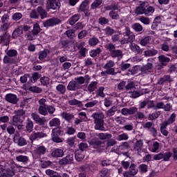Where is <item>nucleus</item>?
<instances>
[{"label":"nucleus","instance_id":"nucleus-1","mask_svg":"<svg viewBox=\"0 0 177 177\" xmlns=\"http://www.w3.org/2000/svg\"><path fill=\"white\" fill-rule=\"evenodd\" d=\"M93 118L94 129L96 131H104V116L102 113H93L92 115Z\"/></svg>","mask_w":177,"mask_h":177},{"label":"nucleus","instance_id":"nucleus-2","mask_svg":"<svg viewBox=\"0 0 177 177\" xmlns=\"http://www.w3.org/2000/svg\"><path fill=\"white\" fill-rule=\"evenodd\" d=\"M176 120V114L173 113L169 118L167 120H165L160 124V132L164 136H168V131H167V127L168 125L174 124Z\"/></svg>","mask_w":177,"mask_h":177},{"label":"nucleus","instance_id":"nucleus-3","mask_svg":"<svg viewBox=\"0 0 177 177\" xmlns=\"http://www.w3.org/2000/svg\"><path fill=\"white\" fill-rule=\"evenodd\" d=\"M114 66H115V62H114V61L110 59L106 62L104 66V70H106V74L109 75H115Z\"/></svg>","mask_w":177,"mask_h":177},{"label":"nucleus","instance_id":"nucleus-4","mask_svg":"<svg viewBox=\"0 0 177 177\" xmlns=\"http://www.w3.org/2000/svg\"><path fill=\"white\" fill-rule=\"evenodd\" d=\"M47 149L44 145H38L33 151V156L36 158H41V156L46 154Z\"/></svg>","mask_w":177,"mask_h":177},{"label":"nucleus","instance_id":"nucleus-5","mask_svg":"<svg viewBox=\"0 0 177 177\" xmlns=\"http://www.w3.org/2000/svg\"><path fill=\"white\" fill-rule=\"evenodd\" d=\"M138 172V167H136V165L132 163L130 165L129 171H126L123 173L124 177H133Z\"/></svg>","mask_w":177,"mask_h":177},{"label":"nucleus","instance_id":"nucleus-6","mask_svg":"<svg viewBox=\"0 0 177 177\" xmlns=\"http://www.w3.org/2000/svg\"><path fill=\"white\" fill-rule=\"evenodd\" d=\"M62 4L59 0H47L46 1V8L47 9H53L56 10L60 8Z\"/></svg>","mask_w":177,"mask_h":177},{"label":"nucleus","instance_id":"nucleus-7","mask_svg":"<svg viewBox=\"0 0 177 177\" xmlns=\"http://www.w3.org/2000/svg\"><path fill=\"white\" fill-rule=\"evenodd\" d=\"M60 133H62L60 128L57 127L53 129L51 134L53 142H55V143H62V142H63V140L59 137Z\"/></svg>","mask_w":177,"mask_h":177},{"label":"nucleus","instance_id":"nucleus-8","mask_svg":"<svg viewBox=\"0 0 177 177\" xmlns=\"http://www.w3.org/2000/svg\"><path fill=\"white\" fill-rule=\"evenodd\" d=\"M31 118L38 124V125H45L46 124V118L45 117H39V115L37 113H31Z\"/></svg>","mask_w":177,"mask_h":177},{"label":"nucleus","instance_id":"nucleus-9","mask_svg":"<svg viewBox=\"0 0 177 177\" xmlns=\"http://www.w3.org/2000/svg\"><path fill=\"white\" fill-rule=\"evenodd\" d=\"M13 140L15 143H17V145L20 147L26 146V145H27V140L26 138L20 137V134H19V133L14 135Z\"/></svg>","mask_w":177,"mask_h":177},{"label":"nucleus","instance_id":"nucleus-10","mask_svg":"<svg viewBox=\"0 0 177 177\" xmlns=\"http://www.w3.org/2000/svg\"><path fill=\"white\" fill-rule=\"evenodd\" d=\"M133 151H136L138 154L143 153V151H145V148H143V140H139L136 142L133 147Z\"/></svg>","mask_w":177,"mask_h":177},{"label":"nucleus","instance_id":"nucleus-11","mask_svg":"<svg viewBox=\"0 0 177 177\" xmlns=\"http://www.w3.org/2000/svg\"><path fill=\"white\" fill-rule=\"evenodd\" d=\"M57 24H60V19L58 18H51L44 22V27H53L57 26Z\"/></svg>","mask_w":177,"mask_h":177},{"label":"nucleus","instance_id":"nucleus-12","mask_svg":"<svg viewBox=\"0 0 177 177\" xmlns=\"http://www.w3.org/2000/svg\"><path fill=\"white\" fill-rule=\"evenodd\" d=\"M140 71L142 74H150L153 73V63L148 62L146 65L141 66Z\"/></svg>","mask_w":177,"mask_h":177},{"label":"nucleus","instance_id":"nucleus-13","mask_svg":"<svg viewBox=\"0 0 177 177\" xmlns=\"http://www.w3.org/2000/svg\"><path fill=\"white\" fill-rule=\"evenodd\" d=\"M42 138H46V133L40 132H32L30 134V140L33 142V140H38V139H42Z\"/></svg>","mask_w":177,"mask_h":177},{"label":"nucleus","instance_id":"nucleus-14","mask_svg":"<svg viewBox=\"0 0 177 177\" xmlns=\"http://www.w3.org/2000/svg\"><path fill=\"white\" fill-rule=\"evenodd\" d=\"M73 161H74V154L71 153L61 159L59 160V164L61 165H66V164H70V162H73Z\"/></svg>","mask_w":177,"mask_h":177},{"label":"nucleus","instance_id":"nucleus-15","mask_svg":"<svg viewBox=\"0 0 177 177\" xmlns=\"http://www.w3.org/2000/svg\"><path fill=\"white\" fill-rule=\"evenodd\" d=\"M6 102H8V103H12V104H16L17 102H19V99H17V95L12 93L7 94L6 95Z\"/></svg>","mask_w":177,"mask_h":177},{"label":"nucleus","instance_id":"nucleus-16","mask_svg":"<svg viewBox=\"0 0 177 177\" xmlns=\"http://www.w3.org/2000/svg\"><path fill=\"white\" fill-rule=\"evenodd\" d=\"M133 41H135L134 35H131L129 36H125L124 35V37L120 40V44L121 45H125L127 44H129V42H133Z\"/></svg>","mask_w":177,"mask_h":177},{"label":"nucleus","instance_id":"nucleus-17","mask_svg":"<svg viewBox=\"0 0 177 177\" xmlns=\"http://www.w3.org/2000/svg\"><path fill=\"white\" fill-rule=\"evenodd\" d=\"M80 88L81 86L75 81L70 82L67 86L68 91H77V89H80Z\"/></svg>","mask_w":177,"mask_h":177},{"label":"nucleus","instance_id":"nucleus-18","mask_svg":"<svg viewBox=\"0 0 177 177\" xmlns=\"http://www.w3.org/2000/svg\"><path fill=\"white\" fill-rule=\"evenodd\" d=\"M88 143L91 147H93V149H99V147H100V145H102V141L97 138H93L88 142Z\"/></svg>","mask_w":177,"mask_h":177},{"label":"nucleus","instance_id":"nucleus-19","mask_svg":"<svg viewBox=\"0 0 177 177\" xmlns=\"http://www.w3.org/2000/svg\"><path fill=\"white\" fill-rule=\"evenodd\" d=\"M129 48L132 52H134V53H137V55H140L142 53V49L138 44H135L134 43H131L129 44Z\"/></svg>","mask_w":177,"mask_h":177},{"label":"nucleus","instance_id":"nucleus-20","mask_svg":"<svg viewBox=\"0 0 177 177\" xmlns=\"http://www.w3.org/2000/svg\"><path fill=\"white\" fill-rule=\"evenodd\" d=\"M48 124H49V127H55L57 128H59V127H60V124H62V122L60 121V119L57 118H54L49 121Z\"/></svg>","mask_w":177,"mask_h":177},{"label":"nucleus","instance_id":"nucleus-21","mask_svg":"<svg viewBox=\"0 0 177 177\" xmlns=\"http://www.w3.org/2000/svg\"><path fill=\"white\" fill-rule=\"evenodd\" d=\"M15 160L18 162H22L23 164H28V161H30L28 156L24 155H19L17 156Z\"/></svg>","mask_w":177,"mask_h":177},{"label":"nucleus","instance_id":"nucleus-22","mask_svg":"<svg viewBox=\"0 0 177 177\" xmlns=\"http://www.w3.org/2000/svg\"><path fill=\"white\" fill-rule=\"evenodd\" d=\"M23 34V27L19 26L17 28L15 29V30L12 32V37L13 39H17V38H19L21 35Z\"/></svg>","mask_w":177,"mask_h":177},{"label":"nucleus","instance_id":"nucleus-23","mask_svg":"<svg viewBox=\"0 0 177 177\" xmlns=\"http://www.w3.org/2000/svg\"><path fill=\"white\" fill-rule=\"evenodd\" d=\"M97 169V163L93 162L91 165H86L84 166V171H95Z\"/></svg>","mask_w":177,"mask_h":177},{"label":"nucleus","instance_id":"nucleus-24","mask_svg":"<svg viewBox=\"0 0 177 177\" xmlns=\"http://www.w3.org/2000/svg\"><path fill=\"white\" fill-rule=\"evenodd\" d=\"M51 156L56 158L57 157H63L64 156V151L62 149H56L51 153Z\"/></svg>","mask_w":177,"mask_h":177},{"label":"nucleus","instance_id":"nucleus-25","mask_svg":"<svg viewBox=\"0 0 177 177\" xmlns=\"http://www.w3.org/2000/svg\"><path fill=\"white\" fill-rule=\"evenodd\" d=\"M85 157V154L84 153V151L77 150L75 153V158L76 161H82Z\"/></svg>","mask_w":177,"mask_h":177},{"label":"nucleus","instance_id":"nucleus-26","mask_svg":"<svg viewBox=\"0 0 177 177\" xmlns=\"http://www.w3.org/2000/svg\"><path fill=\"white\" fill-rule=\"evenodd\" d=\"M158 60L162 66H167V64L169 63L171 59H169L168 57H166L165 55H160L158 57Z\"/></svg>","mask_w":177,"mask_h":177},{"label":"nucleus","instance_id":"nucleus-27","mask_svg":"<svg viewBox=\"0 0 177 177\" xmlns=\"http://www.w3.org/2000/svg\"><path fill=\"white\" fill-rule=\"evenodd\" d=\"M149 149L152 153H157L160 149V143L158 142H153L149 147Z\"/></svg>","mask_w":177,"mask_h":177},{"label":"nucleus","instance_id":"nucleus-28","mask_svg":"<svg viewBox=\"0 0 177 177\" xmlns=\"http://www.w3.org/2000/svg\"><path fill=\"white\" fill-rule=\"evenodd\" d=\"M15 176V170L12 168H8L4 171L1 177H12Z\"/></svg>","mask_w":177,"mask_h":177},{"label":"nucleus","instance_id":"nucleus-29","mask_svg":"<svg viewBox=\"0 0 177 177\" xmlns=\"http://www.w3.org/2000/svg\"><path fill=\"white\" fill-rule=\"evenodd\" d=\"M145 12L146 6H145V3H142L136 10L137 15H145Z\"/></svg>","mask_w":177,"mask_h":177},{"label":"nucleus","instance_id":"nucleus-30","mask_svg":"<svg viewBox=\"0 0 177 177\" xmlns=\"http://www.w3.org/2000/svg\"><path fill=\"white\" fill-rule=\"evenodd\" d=\"M91 2V0H84L82 1V3L80 4L79 7V10L80 12H85L86 10V8H88V5H89Z\"/></svg>","mask_w":177,"mask_h":177},{"label":"nucleus","instance_id":"nucleus-31","mask_svg":"<svg viewBox=\"0 0 177 177\" xmlns=\"http://www.w3.org/2000/svg\"><path fill=\"white\" fill-rule=\"evenodd\" d=\"M49 52L50 51L48 49H44V50L39 52V60L44 61V59H46V57L48 56Z\"/></svg>","mask_w":177,"mask_h":177},{"label":"nucleus","instance_id":"nucleus-32","mask_svg":"<svg viewBox=\"0 0 177 177\" xmlns=\"http://www.w3.org/2000/svg\"><path fill=\"white\" fill-rule=\"evenodd\" d=\"M80 20V15L75 14L73 15L69 19V24L71 26H74L75 24H76Z\"/></svg>","mask_w":177,"mask_h":177},{"label":"nucleus","instance_id":"nucleus-33","mask_svg":"<svg viewBox=\"0 0 177 177\" xmlns=\"http://www.w3.org/2000/svg\"><path fill=\"white\" fill-rule=\"evenodd\" d=\"M61 117H62L65 121H67V122H70V121L74 118V115L64 112L61 113Z\"/></svg>","mask_w":177,"mask_h":177},{"label":"nucleus","instance_id":"nucleus-34","mask_svg":"<svg viewBox=\"0 0 177 177\" xmlns=\"http://www.w3.org/2000/svg\"><path fill=\"white\" fill-rule=\"evenodd\" d=\"M100 53H102V48H97L89 52V55L91 57H96V56H99Z\"/></svg>","mask_w":177,"mask_h":177},{"label":"nucleus","instance_id":"nucleus-35","mask_svg":"<svg viewBox=\"0 0 177 177\" xmlns=\"http://www.w3.org/2000/svg\"><path fill=\"white\" fill-rule=\"evenodd\" d=\"M37 12L40 15L41 19H45L48 16V12L41 6L37 8Z\"/></svg>","mask_w":177,"mask_h":177},{"label":"nucleus","instance_id":"nucleus-36","mask_svg":"<svg viewBox=\"0 0 177 177\" xmlns=\"http://www.w3.org/2000/svg\"><path fill=\"white\" fill-rule=\"evenodd\" d=\"M26 128L27 132H28L29 133L32 132V129L34 128V123L30 119L27 120Z\"/></svg>","mask_w":177,"mask_h":177},{"label":"nucleus","instance_id":"nucleus-37","mask_svg":"<svg viewBox=\"0 0 177 177\" xmlns=\"http://www.w3.org/2000/svg\"><path fill=\"white\" fill-rule=\"evenodd\" d=\"M38 113L40 115H44V117L48 115V108L47 106H39Z\"/></svg>","mask_w":177,"mask_h":177},{"label":"nucleus","instance_id":"nucleus-38","mask_svg":"<svg viewBox=\"0 0 177 177\" xmlns=\"http://www.w3.org/2000/svg\"><path fill=\"white\" fill-rule=\"evenodd\" d=\"M41 78V74L38 72H35L32 74V77H30V82H37L39 79Z\"/></svg>","mask_w":177,"mask_h":177},{"label":"nucleus","instance_id":"nucleus-39","mask_svg":"<svg viewBox=\"0 0 177 177\" xmlns=\"http://www.w3.org/2000/svg\"><path fill=\"white\" fill-rule=\"evenodd\" d=\"M128 139H129V136L127 133H123L116 137V140H118V142H121L122 140H128Z\"/></svg>","mask_w":177,"mask_h":177},{"label":"nucleus","instance_id":"nucleus-40","mask_svg":"<svg viewBox=\"0 0 177 177\" xmlns=\"http://www.w3.org/2000/svg\"><path fill=\"white\" fill-rule=\"evenodd\" d=\"M97 88V82H91L88 84L87 89L88 92H93V91H95V89H96Z\"/></svg>","mask_w":177,"mask_h":177},{"label":"nucleus","instance_id":"nucleus-41","mask_svg":"<svg viewBox=\"0 0 177 177\" xmlns=\"http://www.w3.org/2000/svg\"><path fill=\"white\" fill-rule=\"evenodd\" d=\"M46 174L50 177H62V176L59 175V173L51 169L46 170Z\"/></svg>","mask_w":177,"mask_h":177},{"label":"nucleus","instance_id":"nucleus-42","mask_svg":"<svg viewBox=\"0 0 177 177\" xmlns=\"http://www.w3.org/2000/svg\"><path fill=\"white\" fill-rule=\"evenodd\" d=\"M37 35H36L33 31L28 32L26 34V38L29 41H34V39H37Z\"/></svg>","mask_w":177,"mask_h":177},{"label":"nucleus","instance_id":"nucleus-43","mask_svg":"<svg viewBox=\"0 0 177 177\" xmlns=\"http://www.w3.org/2000/svg\"><path fill=\"white\" fill-rule=\"evenodd\" d=\"M100 175L101 177H109L111 175V171L106 168H104L101 170Z\"/></svg>","mask_w":177,"mask_h":177},{"label":"nucleus","instance_id":"nucleus-44","mask_svg":"<svg viewBox=\"0 0 177 177\" xmlns=\"http://www.w3.org/2000/svg\"><path fill=\"white\" fill-rule=\"evenodd\" d=\"M102 3H103V0H95L91 4V8L93 10L97 9V8H99Z\"/></svg>","mask_w":177,"mask_h":177},{"label":"nucleus","instance_id":"nucleus-45","mask_svg":"<svg viewBox=\"0 0 177 177\" xmlns=\"http://www.w3.org/2000/svg\"><path fill=\"white\" fill-rule=\"evenodd\" d=\"M157 53H158V51L154 48H151V50L145 51V56H149V57L156 56Z\"/></svg>","mask_w":177,"mask_h":177},{"label":"nucleus","instance_id":"nucleus-46","mask_svg":"<svg viewBox=\"0 0 177 177\" xmlns=\"http://www.w3.org/2000/svg\"><path fill=\"white\" fill-rule=\"evenodd\" d=\"M109 16L112 19V20H118V19H120V14L117 11H111L109 12Z\"/></svg>","mask_w":177,"mask_h":177},{"label":"nucleus","instance_id":"nucleus-47","mask_svg":"<svg viewBox=\"0 0 177 177\" xmlns=\"http://www.w3.org/2000/svg\"><path fill=\"white\" fill-rule=\"evenodd\" d=\"M0 44L2 45H9V36L4 35L1 37Z\"/></svg>","mask_w":177,"mask_h":177},{"label":"nucleus","instance_id":"nucleus-48","mask_svg":"<svg viewBox=\"0 0 177 177\" xmlns=\"http://www.w3.org/2000/svg\"><path fill=\"white\" fill-rule=\"evenodd\" d=\"M56 89H57V92L61 93V95H64L66 93V86H64L63 84H58L56 86Z\"/></svg>","mask_w":177,"mask_h":177},{"label":"nucleus","instance_id":"nucleus-49","mask_svg":"<svg viewBox=\"0 0 177 177\" xmlns=\"http://www.w3.org/2000/svg\"><path fill=\"white\" fill-rule=\"evenodd\" d=\"M115 111H117V107H115V106H113L106 112V114L107 117H113V115L115 114Z\"/></svg>","mask_w":177,"mask_h":177},{"label":"nucleus","instance_id":"nucleus-50","mask_svg":"<svg viewBox=\"0 0 177 177\" xmlns=\"http://www.w3.org/2000/svg\"><path fill=\"white\" fill-rule=\"evenodd\" d=\"M102 31L104 32L105 35H112L114 34V29L110 28V26H107L106 28H104Z\"/></svg>","mask_w":177,"mask_h":177},{"label":"nucleus","instance_id":"nucleus-51","mask_svg":"<svg viewBox=\"0 0 177 177\" xmlns=\"http://www.w3.org/2000/svg\"><path fill=\"white\" fill-rule=\"evenodd\" d=\"M132 28L133 30H136V32H140V31L143 30V27L139 23L133 24L132 25Z\"/></svg>","mask_w":177,"mask_h":177},{"label":"nucleus","instance_id":"nucleus-52","mask_svg":"<svg viewBox=\"0 0 177 177\" xmlns=\"http://www.w3.org/2000/svg\"><path fill=\"white\" fill-rule=\"evenodd\" d=\"M112 57H122V51L121 50H114L111 54Z\"/></svg>","mask_w":177,"mask_h":177},{"label":"nucleus","instance_id":"nucleus-53","mask_svg":"<svg viewBox=\"0 0 177 177\" xmlns=\"http://www.w3.org/2000/svg\"><path fill=\"white\" fill-rule=\"evenodd\" d=\"M97 44H99V39L96 37H92L88 40V45H90V46H96Z\"/></svg>","mask_w":177,"mask_h":177},{"label":"nucleus","instance_id":"nucleus-54","mask_svg":"<svg viewBox=\"0 0 177 177\" xmlns=\"http://www.w3.org/2000/svg\"><path fill=\"white\" fill-rule=\"evenodd\" d=\"M126 89L128 93H131V91H135V84H133V82H129L126 86Z\"/></svg>","mask_w":177,"mask_h":177},{"label":"nucleus","instance_id":"nucleus-55","mask_svg":"<svg viewBox=\"0 0 177 177\" xmlns=\"http://www.w3.org/2000/svg\"><path fill=\"white\" fill-rule=\"evenodd\" d=\"M97 136L101 139L102 140H104L106 139H110L111 138V134L109 133H98Z\"/></svg>","mask_w":177,"mask_h":177},{"label":"nucleus","instance_id":"nucleus-56","mask_svg":"<svg viewBox=\"0 0 177 177\" xmlns=\"http://www.w3.org/2000/svg\"><path fill=\"white\" fill-rule=\"evenodd\" d=\"M105 48L107 50H109L111 55L115 49V46L111 43H109L105 45Z\"/></svg>","mask_w":177,"mask_h":177},{"label":"nucleus","instance_id":"nucleus-57","mask_svg":"<svg viewBox=\"0 0 177 177\" xmlns=\"http://www.w3.org/2000/svg\"><path fill=\"white\" fill-rule=\"evenodd\" d=\"M36 35H38L39 32H41V27H39V24H35L33 25V29L32 30Z\"/></svg>","mask_w":177,"mask_h":177},{"label":"nucleus","instance_id":"nucleus-58","mask_svg":"<svg viewBox=\"0 0 177 177\" xmlns=\"http://www.w3.org/2000/svg\"><path fill=\"white\" fill-rule=\"evenodd\" d=\"M9 27H10V23L4 22L3 23L2 26L0 27V31H1L2 32H5V31H7Z\"/></svg>","mask_w":177,"mask_h":177},{"label":"nucleus","instance_id":"nucleus-59","mask_svg":"<svg viewBox=\"0 0 177 177\" xmlns=\"http://www.w3.org/2000/svg\"><path fill=\"white\" fill-rule=\"evenodd\" d=\"M154 13V7L149 6L147 9L145 8V16H151Z\"/></svg>","mask_w":177,"mask_h":177},{"label":"nucleus","instance_id":"nucleus-60","mask_svg":"<svg viewBox=\"0 0 177 177\" xmlns=\"http://www.w3.org/2000/svg\"><path fill=\"white\" fill-rule=\"evenodd\" d=\"M99 102L96 100L91 101L85 104L84 107H86L87 109H89L91 107H94V106H96Z\"/></svg>","mask_w":177,"mask_h":177},{"label":"nucleus","instance_id":"nucleus-61","mask_svg":"<svg viewBox=\"0 0 177 177\" xmlns=\"http://www.w3.org/2000/svg\"><path fill=\"white\" fill-rule=\"evenodd\" d=\"M21 17H23V15L21 12H16L12 16V19L15 21H19Z\"/></svg>","mask_w":177,"mask_h":177},{"label":"nucleus","instance_id":"nucleus-62","mask_svg":"<svg viewBox=\"0 0 177 177\" xmlns=\"http://www.w3.org/2000/svg\"><path fill=\"white\" fill-rule=\"evenodd\" d=\"M113 104V100L110 97L104 98V105L105 107H110Z\"/></svg>","mask_w":177,"mask_h":177},{"label":"nucleus","instance_id":"nucleus-63","mask_svg":"<svg viewBox=\"0 0 177 177\" xmlns=\"http://www.w3.org/2000/svg\"><path fill=\"white\" fill-rule=\"evenodd\" d=\"M142 127L145 129H151L152 128H154V123L152 122H147L145 124H144Z\"/></svg>","mask_w":177,"mask_h":177},{"label":"nucleus","instance_id":"nucleus-64","mask_svg":"<svg viewBox=\"0 0 177 177\" xmlns=\"http://www.w3.org/2000/svg\"><path fill=\"white\" fill-rule=\"evenodd\" d=\"M130 93H131L130 97H133V99H136V97H139V96H140L141 95L140 92L135 90H132Z\"/></svg>","mask_w":177,"mask_h":177}]
</instances>
